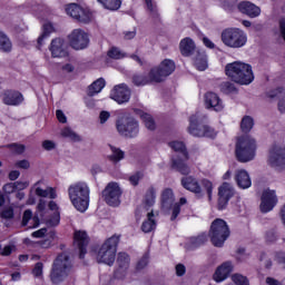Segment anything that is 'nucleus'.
<instances>
[{"label":"nucleus","instance_id":"obj_1","mask_svg":"<svg viewBox=\"0 0 285 285\" xmlns=\"http://www.w3.org/2000/svg\"><path fill=\"white\" fill-rule=\"evenodd\" d=\"M225 72L229 79H232V81L239 83L240 86H248L255 80L253 67L242 61L227 63L225 67Z\"/></svg>","mask_w":285,"mask_h":285},{"label":"nucleus","instance_id":"obj_2","mask_svg":"<svg viewBox=\"0 0 285 285\" xmlns=\"http://www.w3.org/2000/svg\"><path fill=\"white\" fill-rule=\"evenodd\" d=\"M69 199L79 213H86L90 206V187L85 181L75 183L68 188Z\"/></svg>","mask_w":285,"mask_h":285},{"label":"nucleus","instance_id":"obj_3","mask_svg":"<svg viewBox=\"0 0 285 285\" xmlns=\"http://www.w3.org/2000/svg\"><path fill=\"white\" fill-rule=\"evenodd\" d=\"M69 275H72V262L70 261V256H68V254H60L53 262L50 279L52 284L58 285L65 282Z\"/></svg>","mask_w":285,"mask_h":285},{"label":"nucleus","instance_id":"obj_4","mask_svg":"<svg viewBox=\"0 0 285 285\" xmlns=\"http://www.w3.org/2000/svg\"><path fill=\"white\" fill-rule=\"evenodd\" d=\"M207 116L197 111L196 114L189 117L188 132L193 137H216L217 132L215 129L206 125Z\"/></svg>","mask_w":285,"mask_h":285},{"label":"nucleus","instance_id":"obj_5","mask_svg":"<svg viewBox=\"0 0 285 285\" xmlns=\"http://www.w3.org/2000/svg\"><path fill=\"white\" fill-rule=\"evenodd\" d=\"M119 245V236L114 235L108 238L99 248L97 254L98 264H106L107 266H112L117 257V246Z\"/></svg>","mask_w":285,"mask_h":285},{"label":"nucleus","instance_id":"obj_6","mask_svg":"<svg viewBox=\"0 0 285 285\" xmlns=\"http://www.w3.org/2000/svg\"><path fill=\"white\" fill-rule=\"evenodd\" d=\"M209 237L216 248H222L226 239L230 237V228H228L226 220L216 218L210 225Z\"/></svg>","mask_w":285,"mask_h":285},{"label":"nucleus","instance_id":"obj_7","mask_svg":"<svg viewBox=\"0 0 285 285\" xmlns=\"http://www.w3.org/2000/svg\"><path fill=\"white\" fill-rule=\"evenodd\" d=\"M116 130L125 139H135L139 135V121L130 116H122L116 121Z\"/></svg>","mask_w":285,"mask_h":285},{"label":"nucleus","instance_id":"obj_8","mask_svg":"<svg viewBox=\"0 0 285 285\" xmlns=\"http://www.w3.org/2000/svg\"><path fill=\"white\" fill-rule=\"evenodd\" d=\"M222 41L227 48H244L246 41H248V37L242 29L229 28L222 32Z\"/></svg>","mask_w":285,"mask_h":285},{"label":"nucleus","instance_id":"obj_9","mask_svg":"<svg viewBox=\"0 0 285 285\" xmlns=\"http://www.w3.org/2000/svg\"><path fill=\"white\" fill-rule=\"evenodd\" d=\"M173 150L176 155L173 156V168H175L180 175H190V167L186 165L188 161V150L184 144L171 145Z\"/></svg>","mask_w":285,"mask_h":285},{"label":"nucleus","instance_id":"obj_10","mask_svg":"<svg viewBox=\"0 0 285 285\" xmlns=\"http://www.w3.org/2000/svg\"><path fill=\"white\" fill-rule=\"evenodd\" d=\"M267 164L275 170H284L285 168V146L273 145L269 148Z\"/></svg>","mask_w":285,"mask_h":285},{"label":"nucleus","instance_id":"obj_11","mask_svg":"<svg viewBox=\"0 0 285 285\" xmlns=\"http://www.w3.org/2000/svg\"><path fill=\"white\" fill-rule=\"evenodd\" d=\"M121 195H124V190L115 181L109 183L102 190L104 200L108 206H112L114 208H117L121 204Z\"/></svg>","mask_w":285,"mask_h":285},{"label":"nucleus","instance_id":"obj_12","mask_svg":"<svg viewBox=\"0 0 285 285\" xmlns=\"http://www.w3.org/2000/svg\"><path fill=\"white\" fill-rule=\"evenodd\" d=\"M171 72H175V62L169 59H165L158 67L151 68V75L155 83L166 81V78L170 77Z\"/></svg>","mask_w":285,"mask_h":285},{"label":"nucleus","instance_id":"obj_13","mask_svg":"<svg viewBox=\"0 0 285 285\" xmlns=\"http://www.w3.org/2000/svg\"><path fill=\"white\" fill-rule=\"evenodd\" d=\"M235 155L237 161H240V164H248V161H253V159H255V155H257V145L237 144Z\"/></svg>","mask_w":285,"mask_h":285},{"label":"nucleus","instance_id":"obj_14","mask_svg":"<svg viewBox=\"0 0 285 285\" xmlns=\"http://www.w3.org/2000/svg\"><path fill=\"white\" fill-rule=\"evenodd\" d=\"M255 127V119L252 116H244L240 120V130L243 135L237 137V144H256L257 140L248 135Z\"/></svg>","mask_w":285,"mask_h":285},{"label":"nucleus","instance_id":"obj_15","mask_svg":"<svg viewBox=\"0 0 285 285\" xmlns=\"http://www.w3.org/2000/svg\"><path fill=\"white\" fill-rule=\"evenodd\" d=\"M69 46L73 48V50H83L88 48L90 43V38L88 33L83 31V29H73L68 36Z\"/></svg>","mask_w":285,"mask_h":285},{"label":"nucleus","instance_id":"obj_16","mask_svg":"<svg viewBox=\"0 0 285 285\" xmlns=\"http://www.w3.org/2000/svg\"><path fill=\"white\" fill-rule=\"evenodd\" d=\"M53 59H63L68 57V42L63 38H55L49 46Z\"/></svg>","mask_w":285,"mask_h":285},{"label":"nucleus","instance_id":"obj_17","mask_svg":"<svg viewBox=\"0 0 285 285\" xmlns=\"http://www.w3.org/2000/svg\"><path fill=\"white\" fill-rule=\"evenodd\" d=\"M235 195V188L228 183H224L218 188V210H224L228 206V202Z\"/></svg>","mask_w":285,"mask_h":285},{"label":"nucleus","instance_id":"obj_18","mask_svg":"<svg viewBox=\"0 0 285 285\" xmlns=\"http://www.w3.org/2000/svg\"><path fill=\"white\" fill-rule=\"evenodd\" d=\"M90 243V238L88 237V234L83 230H77L73 235V246L75 248H78L79 250V257L80 259H83L86 257V253L88 250V244Z\"/></svg>","mask_w":285,"mask_h":285},{"label":"nucleus","instance_id":"obj_19","mask_svg":"<svg viewBox=\"0 0 285 285\" xmlns=\"http://www.w3.org/2000/svg\"><path fill=\"white\" fill-rule=\"evenodd\" d=\"M277 204V195H275V190H264L261 198V210L263 213H271L275 205Z\"/></svg>","mask_w":285,"mask_h":285},{"label":"nucleus","instance_id":"obj_20","mask_svg":"<svg viewBox=\"0 0 285 285\" xmlns=\"http://www.w3.org/2000/svg\"><path fill=\"white\" fill-rule=\"evenodd\" d=\"M111 99L117 101V104L130 101V89L125 83L116 86L111 91Z\"/></svg>","mask_w":285,"mask_h":285},{"label":"nucleus","instance_id":"obj_21","mask_svg":"<svg viewBox=\"0 0 285 285\" xmlns=\"http://www.w3.org/2000/svg\"><path fill=\"white\" fill-rule=\"evenodd\" d=\"M205 106L208 110H215L216 112L224 110V102L215 92H207L205 95Z\"/></svg>","mask_w":285,"mask_h":285},{"label":"nucleus","instance_id":"obj_22","mask_svg":"<svg viewBox=\"0 0 285 285\" xmlns=\"http://www.w3.org/2000/svg\"><path fill=\"white\" fill-rule=\"evenodd\" d=\"M230 273H233V263L225 262L216 268L213 279L217 283L224 282L225 279H228V275H230Z\"/></svg>","mask_w":285,"mask_h":285},{"label":"nucleus","instance_id":"obj_23","mask_svg":"<svg viewBox=\"0 0 285 285\" xmlns=\"http://www.w3.org/2000/svg\"><path fill=\"white\" fill-rule=\"evenodd\" d=\"M237 8L239 12L247 14V17H250V19H255V17H259V14H262V9H259V7L255 6L253 2H239Z\"/></svg>","mask_w":285,"mask_h":285},{"label":"nucleus","instance_id":"obj_24","mask_svg":"<svg viewBox=\"0 0 285 285\" xmlns=\"http://www.w3.org/2000/svg\"><path fill=\"white\" fill-rule=\"evenodd\" d=\"M238 188L246 190V188H250L253 186V180H250V175L245 169H238L235 173L234 177Z\"/></svg>","mask_w":285,"mask_h":285},{"label":"nucleus","instance_id":"obj_25","mask_svg":"<svg viewBox=\"0 0 285 285\" xmlns=\"http://www.w3.org/2000/svg\"><path fill=\"white\" fill-rule=\"evenodd\" d=\"M2 101L6 106H19L23 102V95L19 91H6L2 96Z\"/></svg>","mask_w":285,"mask_h":285},{"label":"nucleus","instance_id":"obj_26","mask_svg":"<svg viewBox=\"0 0 285 285\" xmlns=\"http://www.w3.org/2000/svg\"><path fill=\"white\" fill-rule=\"evenodd\" d=\"M267 96L271 99H275V97H277L279 99L278 104H277L278 112L284 115V112H285V89H284V87H278V88L269 91L267 94Z\"/></svg>","mask_w":285,"mask_h":285},{"label":"nucleus","instance_id":"obj_27","mask_svg":"<svg viewBox=\"0 0 285 285\" xmlns=\"http://www.w3.org/2000/svg\"><path fill=\"white\" fill-rule=\"evenodd\" d=\"M131 81L134 83V86H148L150 83H155V79L153 78V70L150 69L149 73H135L131 77Z\"/></svg>","mask_w":285,"mask_h":285},{"label":"nucleus","instance_id":"obj_28","mask_svg":"<svg viewBox=\"0 0 285 285\" xmlns=\"http://www.w3.org/2000/svg\"><path fill=\"white\" fill-rule=\"evenodd\" d=\"M175 204V194L173 193V189L166 188L161 193V208L165 210V213H168L170 208H173V205Z\"/></svg>","mask_w":285,"mask_h":285},{"label":"nucleus","instance_id":"obj_29","mask_svg":"<svg viewBox=\"0 0 285 285\" xmlns=\"http://www.w3.org/2000/svg\"><path fill=\"white\" fill-rule=\"evenodd\" d=\"M181 186H184L186 190L195 193V195H202V186H199V181H197L193 176L184 177L181 179Z\"/></svg>","mask_w":285,"mask_h":285},{"label":"nucleus","instance_id":"obj_30","mask_svg":"<svg viewBox=\"0 0 285 285\" xmlns=\"http://www.w3.org/2000/svg\"><path fill=\"white\" fill-rule=\"evenodd\" d=\"M194 66L197 70L204 71L208 68V56L204 50H197L194 58Z\"/></svg>","mask_w":285,"mask_h":285},{"label":"nucleus","instance_id":"obj_31","mask_svg":"<svg viewBox=\"0 0 285 285\" xmlns=\"http://www.w3.org/2000/svg\"><path fill=\"white\" fill-rule=\"evenodd\" d=\"M179 48L183 57H190L195 52V41L190 38H185L180 41Z\"/></svg>","mask_w":285,"mask_h":285},{"label":"nucleus","instance_id":"obj_32","mask_svg":"<svg viewBox=\"0 0 285 285\" xmlns=\"http://www.w3.org/2000/svg\"><path fill=\"white\" fill-rule=\"evenodd\" d=\"M104 88H106V80L104 78L97 79L89 86L88 97H95V95H99Z\"/></svg>","mask_w":285,"mask_h":285},{"label":"nucleus","instance_id":"obj_33","mask_svg":"<svg viewBox=\"0 0 285 285\" xmlns=\"http://www.w3.org/2000/svg\"><path fill=\"white\" fill-rule=\"evenodd\" d=\"M157 199V189L155 187H149L145 194L144 205L146 208H153Z\"/></svg>","mask_w":285,"mask_h":285},{"label":"nucleus","instance_id":"obj_34","mask_svg":"<svg viewBox=\"0 0 285 285\" xmlns=\"http://www.w3.org/2000/svg\"><path fill=\"white\" fill-rule=\"evenodd\" d=\"M0 219L4 220L6 226H10L8 222L14 219V207L12 205L4 206L0 212Z\"/></svg>","mask_w":285,"mask_h":285},{"label":"nucleus","instance_id":"obj_35","mask_svg":"<svg viewBox=\"0 0 285 285\" xmlns=\"http://www.w3.org/2000/svg\"><path fill=\"white\" fill-rule=\"evenodd\" d=\"M0 52H12V41L3 31H0Z\"/></svg>","mask_w":285,"mask_h":285},{"label":"nucleus","instance_id":"obj_36","mask_svg":"<svg viewBox=\"0 0 285 285\" xmlns=\"http://www.w3.org/2000/svg\"><path fill=\"white\" fill-rule=\"evenodd\" d=\"M207 242H208V236L203 233V234H199L198 236H194L189 238V247L199 248V246H204V244Z\"/></svg>","mask_w":285,"mask_h":285},{"label":"nucleus","instance_id":"obj_37","mask_svg":"<svg viewBox=\"0 0 285 285\" xmlns=\"http://www.w3.org/2000/svg\"><path fill=\"white\" fill-rule=\"evenodd\" d=\"M147 217L148 219L142 223L141 229L144 233H151V230H155V228H157V223H155V219H153V217H155V214L150 212L147 214Z\"/></svg>","mask_w":285,"mask_h":285},{"label":"nucleus","instance_id":"obj_38","mask_svg":"<svg viewBox=\"0 0 285 285\" xmlns=\"http://www.w3.org/2000/svg\"><path fill=\"white\" fill-rule=\"evenodd\" d=\"M52 32H55V27L52 26V23L50 22L45 23L42 35L38 38L39 48L43 46V39H48L50 35H52Z\"/></svg>","mask_w":285,"mask_h":285},{"label":"nucleus","instance_id":"obj_39","mask_svg":"<svg viewBox=\"0 0 285 285\" xmlns=\"http://www.w3.org/2000/svg\"><path fill=\"white\" fill-rule=\"evenodd\" d=\"M117 265L121 271H128V266H130V256L124 252L118 253Z\"/></svg>","mask_w":285,"mask_h":285},{"label":"nucleus","instance_id":"obj_40","mask_svg":"<svg viewBox=\"0 0 285 285\" xmlns=\"http://www.w3.org/2000/svg\"><path fill=\"white\" fill-rule=\"evenodd\" d=\"M76 21H79V23H90V21H92V12L81 8L80 12L76 17Z\"/></svg>","mask_w":285,"mask_h":285},{"label":"nucleus","instance_id":"obj_41","mask_svg":"<svg viewBox=\"0 0 285 285\" xmlns=\"http://www.w3.org/2000/svg\"><path fill=\"white\" fill-rule=\"evenodd\" d=\"M106 10H119L121 8V0H98Z\"/></svg>","mask_w":285,"mask_h":285},{"label":"nucleus","instance_id":"obj_42","mask_svg":"<svg viewBox=\"0 0 285 285\" xmlns=\"http://www.w3.org/2000/svg\"><path fill=\"white\" fill-rule=\"evenodd\" d=\"M61 135L63 137H67V139H70L71 141L79 142L81 141V136L77 135L70 127H66L62 129Z\"/></svg>","mask_w":285,"mask_h":285},{"label":"nucleus","instance_id":"obj_43","mask_svg":"<svg viewBox=\"0 0 285 285\" xmlns=\"http://www.w3.org/2000/svg\"><path fill=\"white\" fill-rule=\"evenodd\" d=\"M141 119L145 124V127L148 130H155V128H157V125L155 124V119L149 114H142Z\"/></svg>","mask_w":285,"mask_h":285},{"label":"nucleus","instance_id":"obj_44","mask_svg":"<svg viewBox=\"0 0 285 285\" xmlns=\"http://www.w3.org/2000/svg\"><path fill=\"white\" fill-rule=\"evenodd\" d=\"M66 12L69 14V17H72V19H77L81 12V7H79L77 3H71L66 8Z\"/></svg>","mask_w":285,"mask_h":285},{"label":"nucleus","instance_id":"obj_45","mask_svg":"<svg viewBox=\"0 0 285 285\" xmlns=\"http://www.w3.org/2000/svg\"><path fill=\"white\" fill-rule=\"evenodd\" d=\"M112 155L109 156L110 161H121L124 159V151L121 149L110 145Z\"/></svg>","mask_w":285,"mask_h":285},{"label":"nucleus","instance_id":"obj_46","mask_svg":"<svg viewBox=\"0 0 285 285\" xmlns=\"http://www.w3.org/2000/svg\"><path fill=\"white\" fill-rule=\"evenodd\" d=\"M232 282H234V285H250L248 278L242 274H233Z\"/></svg>","mask_w":285,"mask_h":285},{"label":"nucleus","instance_id":"obj_47","mask_svg":"<svg viewBox=\"0 0 285 285\" xmlns=\"http://www.w3.org/2000/svg\"><path fill=\"white\" fill-rule=\"evenodd\" d=\"M59 222H61V215L59 212H53L52 216L47 219L46 224L52 228L55 226H59Z\"/></svg>","mask_w":285,"mask_h":285},{"label":"nucleus","instance_id":"obj_48","mask_svg":"<svg viewBox=\"0 0 285 285\" xmlns=\"http://www.w3.org/2000/svg\"><path fill=\"white\" fill-rule=\"evenodd\" d=\"M220 90L225 92L226 95L230 92H237V88L235 87V83L230 81H225L220 85Z\"/></svg>","mask_w":285,"mask_h":285},{"label":"nucleus","instance_id":"obj_49","mask_svg":"<svg viewBox=\"0 0 285 285\" xmlns=\"http://www.w3.org/2000/svg\"><path fill=\"white\" fill-rule=\"evenodd\" d=\"M146 8L148 12L151 14V17L157 18L159 17V13L157 12V4L153 2V0H145Z\"/></svg>","mask_w":285,"mask_h":285},{"label":"nucleus","instance_id":"obj_50","mask_svg":"<svg viewBox=\"0 0 285 285\" xmlns=\"http://www.w3.org/2000/svg\"><path fill=\"white\" fill-rule=\"evenodd\" d=\"M108 57H110V59H124V57H126V53L121 52L119 48H111L108 51Z\"/></svg>","mask_w":285,"mask_h":285},{"label":"nucleus","instance_id":"obj_51","mask_svg":"<svg viewBox=\"0 0 285 285\" xmlns=\"http://www.w3.org/2000/svg\"><path fill=\"white\" fill-rule=\"evenodd\" d=\"M8 148L11 153H16V155H21L26 150V147L22 144H11Z\"/></svg>","mask_w":285,"mask_h":285},{"label":"nucleus","instance_id":"obj_52","mask_svg":"<svg viewBox=\"0 0 285 285\" xmlns=\"http://www.w3.org/2000/svg\"><path fill=\"white\" fill-rule=\"evenodd\" d=\"M144 178V174L141 171H136L134 175L129 177V181L131 186H139V180Z\"/></svg>","mask_w":285,"mask_h":285},{"label":"nucleus","instance_id":"obj_53","mask_svg":"<svg viewBox=\"0 0 285 285\" xmlns=\"http://www.w3.org/2000/svg\"><path fill=\"white\" fill-rule=\"evenodd\" d=\"M203 186L207 190L208 200L213 199V183L208 179L203 180Z\"/></svg>","mask_w":285,"mask_h":285},{"label":"nucleus","instance_id":"obj_54","mask_svg":"<svg viewBox=\"0 0 285 285\" xmlns=\"http://www.w3.org/2000/svg\"><path fill=\"white\" fill-rule=\"evenodd\" d=\"M35 277H41L43 275V263H37L32 269Z\"/></svg>","mask_w":285,"mask_h":285},{"label":"nucleus","instance_id":"obj_55","mask_svg":"<svg viewBox=\"0 0 285 285\" xmlns=\"http://www.w3.org/2000/svg\"><path fill=\"white\" fill-rule=\"evenodd\" d=\"M180 213H181V207L179 206V204H175L173 206L170 220L175 222L177 219V217H179Z\"/></svg>","mask_w":285,"mask_h":285},{"label":"nucleus","instance_id":"obj_56","mask_svg":"<svg viewBox=\"0 0 285 285\" xmlns=\"http://www.w3.org/2000/svg\"><path fill=\"white\" fill-rule=\"evenodd\" d=\"M32 219V210L26 209L22 216V226H28V222Z\"/></svg>","mask_w":285,"mask_h":285},{"label":"nucleus","instance_id":"obj_57","mask_svg":"<svg viewBox=\"0 0 285 285\" xmlns=\"http://www.w3.org/2000/svg\"><path fill=\"white\" fill-rule=\"evenodd\" d=\"M56 117L60 124H66L68 121L66 114H63V111L61 109H58L56 111Z\"/></svg>","mask_w":285,"mask_h":285},{"label":"nucleus","instance_id":"obj_58","mask_svg":"<svg viewBox=\"0 0 285 285\" xmlns=\"http://www.w3.org/2000/svg\"><path fill=\"white\" fill-rule=\"evenodd\" d=\"M176 275L178 277H184V275H186V266L184 264L176 265Z\"/></svg>","mask_w":285,"mask_h":285},{"label":"nucleus","instance_id":"obj_59","mask_svg":"<svg viewBox=\"0 0 285 285\" xmlns=\"http://www.w3.org/2000/svg\"><path fill=\"white\" fill-rule=\"evenodd\" d=\"M266 238L268 242H275L277 239V230L271 229L266 233Z\"/></svg>","mask_w":285,"mask_h":285},{"label":"nucleus","instance_id":"obj_60","mask_svg":"<svg viewBox=\"0 0 285 285\" xmlns=\"http://www.w3.org/2000/svg\"><path fill=\"white\" fill-rule=\"evenodd\" d=\"M16 168H22V170H28V168H30V161L19 160L16 163Z\"/></svg>","mask_w":285,"mask_h":285},{"label":"nucleus","instance_id":"obj_61","mask_svg":"<svg viewBox=\"0 0 285 285\" xmlns=\"http://www.w3.org/2000/svg\"><path fill=\"white\" fill-rule=\"evenodd\" d=\"M148 266V256H144L137 264V269L141 271Z\"/></svg>","mask_w":285,"mask_h":285},{"label":"nucleus","instance_id":"obj_62","mask_svg":"<svg viewBox=\"0 0 285 285\" xmlns=\"http://www.w3.org/2000/svg\"><path fill=\"white\" fill-rule=\"evenodd\" d=\"M14 183H8L3 186V191L7 193V195H11V193H14Z\"/></svg>","mask_w":285,"mask_h":285},{"label":"nucleus","instance_id":"obj_63","mask_svg":"<svg viewBox=\"0 0 285 285\" xmlns=\"http://www.w3.org/2000/svg\"><path fill=\"white\" fill-rule=\"evenodd\" d=\"M278 26H279V32H281V37L284 39L285 41V18H281L278 21Z\"/></svg>","mask_w":285,"mask_h":285},{"label":"nucleus","instance_id":"obj_64","mask_svg":"<svg viewBox=\"0 0 285 285\" xmlns=\"http://www.w3.org/2000/svg\"><path fill=\"white\" fill-rule=\"evenodd\" d=\"M16 190H24V188H28L27 181H16L13 183Z\"/></svg>","mask_w":285,"mask_h":285}]
</instances>
